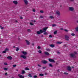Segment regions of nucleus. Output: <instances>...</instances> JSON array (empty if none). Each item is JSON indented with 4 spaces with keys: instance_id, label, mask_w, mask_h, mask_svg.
<instances>
[{
    "instance_id": "obj_20",
    "label": "nucleus",
    "mask_w": 78,
    "mask_h": 78,
    "mask_svg": "<svg viewBox=\"0 0 78 78\" xmlns=\"http://www.w3.org/2000/svg\"><path fill=\"white\" fill-rule=\"evenodd\" d=\"M76 31H78V27H77L75 28Z\"/></svg>"
},
{
    "instance_id": "obj_38",
    "label": "nucleus",
    "mask_w": 78,
    "mask_h": 78,
    "mask_svg": "<svg viewBox=\"0 0 78 78\" xmlns=\"http://www.w3.org/2000/svg\"><path fill=\"white\" fill-rule=\"evenodd\" d=\"M19 48H17L16 50V51H19Z\"/></svg>"
},
{
    "instance_id": "obj_56",
    "label": "nucleus",
    "mask_w": 78,
    "mask_h": 78,
    "mask_svg": "<svg viewBox=\"0 0 78 78\" xmlns=\"http://www.w3.org/2000/svg\"><path fill=\"white\" fill-rule=\"evenodd\" d=\"M40 17H41V18H42L43 17L42 16H40Z\"/></svg>"
},
{
    "instance_id": "obj_48",
    "label": "nucleus",
    "mask_w": 78,
    "mask_h": 78,
    "mask_svg": "<svg viewBox=\"0 0 78 78\" xmlns=\"http://www.w3.org/2000/svg\"><path fill=\"white\" fill-rule=\"evenodd\" d=\"M0 28H1V29H2V30H3V27H2V26H0Z\"/></svg>"
},
{
    "instance_id": "obj_14",
    "label": "nucleus",
    "mask_w": 78,
    "mask_h": 78,
    "mask_svg": "<svg viewBox=\"0 0 78 78\" xmlns=\"http://www.w3.org/2000/svg\"><path fill=\"white\" fill-rule=\"evenodd\" d=\"M56 14L58 16H60V12L59 11H57L56 12Z\"/></svg>"
},
{
    "instance_id": "obj_35",
    "label": "nucleus",
    "mask_w": 78,
    "mask_h": 78,
    "mask_svg": "<svg viewBox=\"0 0 78 78\" xmlns=\"http://www.w3.org/2000/svg\"><path fill=\"white\" fill-rule=\"evenodd\" d=\"M38 52L39 53H40V54L42 53V51L41 50L39 51Z\"/></svg>"
},
{
    "instance_id": "obj_50",
    "label": "nucleus",
    "mask_w": 78,
    "mask_h": 78,
    "mask_svg": "<svg viewBox=\"0 0 78 78\" xmlns=\"http://www.w3.org/2000/svg\"><path fill=\"white\" fill-rule=\"evenodd\" d=\"M40 48H41V47H40V46H38L37 47V49H40Z\"/></svg>"
},
{
    "instance_id": "obj_1",
    "label": "nucleus",
    "mask_w": 78,
    "mask_h": 78,
    "mask_svg": "<svg viewBox=\"0 0 78 78\" xmlns=\"http://www.w3.org/2000/svg\"><path fill=\"white\" fill-rule=\"evenodd\" d=\"M69 9L70 11H73L74 10V8L72 7H69Z\"/></svg>"
},
{
    "instance_id": "obj_2",
    "label": "nucleus",
    "mask_w": 78,
    "mask_h": 78,
    "mask_svg": "<svg viewBox=\"0 0 78 78\" xmlns=\"http://www.w3.org/2000/svg\"><path fill=\"white\" fill-rule=\"evenodd\" d=\"M65 38L66 41H69V39H70V37L68 36H65Z\"/></svg>"
},
{
    "instance_id": "obj_37",
    "label": "nucleus",
    "mask_w": 78,
    "mask_h": 78,
    "mask_svg": "<svg viewBox=\"0 0 78 78\" xmlns=\"http://www.w3.org/2000/svg\"><path fill=\"white\" fill-rule=\"evenodd\" d=\"M4 65L6 66V65H8V63H6V62H5L4 63Z\"/></svg>"
},
{
    "instance_id": "obj_51",
    "label": "nucleus",
    "mask_w": 78,
    "mask_h": 78,
    "mask_svg": "<svg viewBox=\"0 0 78 78\" xmlns=\"http://www.w3.org/2000/svg\"><path fill=\"white\" fill-rule=\"evenodd\" d=\"M38 66H39V67H41V66L39 65H38Z\"/></svg>"
},
{
    "instance_id": "obj_47",
    "label": "nucleus",
    "mask_w": 78,
    "mask_h": 78,
    "mask_svg": "<svg viewBox=\"0 0 78 78\" xmlns=\"http://www.w3.org/2000/svg\"><path fill=\"white\" fill-rule=\"evenodd\" d=\"M20 18L21 19H23V17H22V16H20Z\"/></svg>"
},
{
    "instance_id": "obj_21",
    "label": "nucleus",
    "mask_w": 78,
    "mask_h": 78,
    "mask_svg": "<svg viewBox=\"0 0 78 78\" xmlns=\"http://www.w3.org/2000/svg\"><path fill=\"white\" fill-rule=\"evenodd\" d=\"M57 25L56 24H54L52 25V27H56V26H57Z\"/></svg>"
},
{
    "instance_id": "obj_24",
    "label": "nucleus",
    "mask_w": 78,
    "mask_h": 78,
    "mask_svg": "<svg viewBox=\"0 0 78 78\" xmlns=\"http://www.w3.org/2000/svg\"><path fill=\"white\" fill-rule=\"evenodd\" d=\"M5 51L6 52V51H9V49L6 48L5 49Z\"/></svg>"
},
{
    "instance_id": "obj_42",
    "label": "nucleus",
    "mask_w": 78,
    "mask_h": 78,
    "mask_svg": "<svg viewBox=\"0 0 78 78\" xmlns=\"http://www.w3.org/2000/svg\"><path fill=\"white\" fill-rule=\"evenodd\" d=\"M30 25H34L33 23H30Z\"/></svg>"
},
{
    "instance_id": "obj_30",
    "label": "nucleus",
    "mask_w": 78,
    "mask_h": 78,
    "mask_svg": "<svg viewBox=\"0 0 78 78\" xmlns=\"http://www.w3.org/2000/svg\"><path fill=\"white\" fill-rule=\"evenodd\" d=\"M28 76L29 77H32V76L31 75V74H29L28 75Z\"/></svg>"
},
{
    "instance_id": "obj_6",
    "label": "nucleus",
    "mask_w": 78,
    "mask_h": 78,
    "mask_svg": "<svg viewBox=\"0 0 78 78\" xmlns=\"http://www.w3.org/2000/svg\"><path fill=\"white\" fill-rule=\"evenodd\" d=\"M70 57H71V58H74L75 56V55L74 54H71L70 55Z\"/></svg>"
},
{
    "instance_id": "obj_33",
    "label": "nucleus",
    "mask_w": 78,
    "mask_h": 78,
    "mask_svg": "<svg viewBox=\"0 0 78 78\" xmlns=\"http://www.w3.org/2000/svg\"><path fill=\"white\" fill-rule=\"evenodd\" d=\"M64 31H66V32H68V31H69V30L66 29H64Z\"/></svg>"
},
{
    "instance_id": "obj_3",
    "label": "nucleus",
    "mask_w": 78,
    "mask_h": 78,
    "mask_svg": "<svg viewBox=\"0 0 78 78\" xmlns=\"http://www.w3.org/2000/svg\"><path fill=\"white\" fill-rule=\"evenodd\" d=\"M48 61L50 62H55V61L53 59H51V58H49L48 59Z\"/></svg>"
},
{
    "instance_id": "obj_31",
    "label": "nucleus",
    "mask_w": 78,
    "mask_h": 78,
    "mask_svg": "<svg viewBox=\"0 0 78 78\" xmlns=\"http://www.w3.org/2000/svg\"><path fill=\"white\" fill-rule=\"evenodd\" d=\"M27 31L28 32H31V30L30 29H28L27 30Z\"/></svg>"
},
{
    "instance_id": "obj_29",
    "label": "nucleus",
    "mask_w": 78,
    "mask_h": 78,
    "mask_svg": "<svg viewBox=\"0 0 78 78\" xmlns=\"http://www.w3.org/2000/svg\"><path fill=\"white\" fill-rule=\"evenodd\" d=\"M40 33H43V30H40Z\"/></svg>"
},
{
    "instance_id": "obj_26",
    "label": "nucleus",
    "mask_w": 78,
    "mask_h": 78,
    "mask_svg": "<svg viewBox=\"0 0 78 78\" xmlns=\"http://www.w3.org/2000/svg\"><path fill=\"white\" fill-rule=\"evenodd\" d=\"M50 47H55V45H53V44H51L50 45Z\"/></svg>"
},
{
    "instance_id": "obj_59",
    "label": "nucleus",
    "mask_w": 78,
    "mask_h": 78,
    "mask_svg": "<svg viewBox=\"0 0 78 78\" xmlns=\"http://www.w3.org/2000/svg\"><path fill=\"white\" fill-rule=\"evenodd\" d=\"M15 22H16V23H17V21L16 20V21H15Z\"/></svg>"
},
{
    "instance_id": "obj_45",
    "label": "nucleus",
    "mask_w": 78,
    "mask_h": 78,
    "mask_svg": "<svg viewBox=\"0 0 78 78\" xmlns=\"http://www.w3.org/2000/svg\"><path fill=\"white\" fill-rule=\"evenodd\" d=\"M8 70V68H4V70Z\"/></svg>"
},
{
    "instance_id": "obj_61",
    "label": "nucleus",
    "mask_w": 78,
    "mask_h": 78,
    "mask_svg": "<svg viewBox=\"0 0 78 78\" xmlns=\"http://www.w3.org/2000/svg\"><path fill=\"white\" fill-rule=\"evenodd\" d=\"M45 75H47V73H45Z\"/></svg>"
},
{
    "instance_id": "obj_4",
    "label": "nucleus",
    "mask_w": 78,
    "mask_h": 78,
    "mask_svg": "<svg viewBox=\"0 0 78 78\" xmlns=\"http://www.w3.org/2000/svg\"><path fill=\"white\" fill-rule=\"evenodd\" d=\"M41 62L43 63V64H47L48 63V62L46 60H42L41 61Z\"/></svg>"
},
{
    "instance_id": "obj_7",
    "label": "nucleus",
    "mask_w": 78,
    "mask_h": 78,
    "mask_svg": "<svg viewBox=\"0 0 78 78\" xmlns=\"http://www.w3.org/2000/svg\"><path fill=\"white\" fill-rule=\"evenodd\" d=\"M18 76L20 78H25V77H24V76L20 74H18Z\"/></svg>"
},
{
    "instance_id": "obj_44",
    "label": "nucleus",
    "mask_w": 78,
    "mask_h": 78,
    "mask_svg": "<svg viewBox=\"0 0 78 78\" xmlns=\"http://www.w3.org/2000/svg\"><path fill=\"white\" fill-rule=\"evenodd\" d=\"M6 53V51H2V53Z\"/></svg>"
},
{
    "instance_id": "obj_41",
    "label": "nucleus",
    "mask_w": 78,
    "mask_h": 78,
    "mask_svg": "<svg viewBox=\"0 0 78 78\" xmlns=\"http://www.w3.org/2000/svg\"><path fill=\"white\" fill-rule=\"evenodd\" d=\"M44 35H47V34H48L47 33V32H44Z\"/></svg>"
},
{
    "instance_id": "obj_34",
    "label": "nucleus",
    "mask_w": 78,
    "mask_h": 78,
    "mask_svg": "<svg viewBox=\"0 0 78 78\" xmlns=\"http://www.w3.org/2000/svg\"><path fill=\"white\" fill-rule=\"evenodd\" d=\"M50 18L51 19H53V18H54V17H53V16H50Z\"/></svg>"
},
{
    "instance_id": "obj_25",
    "label": "nucleus",
    "mask_w": 78,
    "mask_h": 78,
    "mask_svg": "<svg viewBox=\"0 0 78 78\" xmlns=\"http://www.w3.org/2000/svg\"><path fill=\"white\" fill-rule=\"evenodd\" d=\"M49 67H53V65H52V64L50 63L49 64Z\"/></svg>"
},
{
    "instance_id": "obj_16",
    "label": "nucleus",
    "mask_w": 78,
    "mask_h": 78,
    "mask_svg": "<svg viewBox=\"0 0 78 78\" xmlns=\"http://www.w3.org/2000/svg\"><path fill=\"white\" fill-rule=\"evenodd\" d=\"M26 42L27 45H30V42H29V41L27 40H26Z\"/></svg>"
},
{
    "instance_id": "obj_12",
    "label": "nucleus",
    "mask_w": 78,
    "mask_h": 78,
    "mask_svg": "<svg viewBox=\"0 0 78 78\" xmlns=\"http://www.w3.org/2000/svg\"><path fill=\"white\" fill-rule=\"evenodd\" d=\"M7 59H9V60H11V59H12V57H11V56H9L8 57H7Z\"/></svg>"
},
{
    "instance_id": "obj_28",
    "label": "nucleus",
    "mask_w": 78,
    "mask_h": 78,
    "mask_svg": "<svg viewBox=\"0 0 78 78\" xmlns=\"http://www.w3.org/2000/svg\"><path fill=\"white\" fill-rule=\"evenodd\" d=\"M39 76H44V74H40L39 75Z\"/></svg>"
},
{
    "instance_id": "obj_60",
    "label": "nucleus",
    "mask_w": 78,
    "mask_h": 78,
    "mask_svg": "<svg viewBox=\"0 0 78 78\" xmlns=\"http://www.w3.org/2000/svg\"><path fill=\"white\" fill-rule=\"evenodd\" d=\"M16 47V46H13V48H15Z\"/></svg>"
},
{
    "instance_id": "obj_13",
    "label": "nucleus",
    "mask_w": 78,
    "mask_h": 78,
    "mask_svg": "<svg viewBox=\"0 0 78 78\" xmlns=\"http://www.w3.org/2000/svg\"><path fill=\"white\" fill-rule=\"evenodd\" d=\"M13 3L15 5H17V4L18 3V2H17L16 1H13Z\"/></svg>"
},
{
    "instance_id": "obj_63",
    "label": "nucleus",
    "mask_w": 78,
    "mask_h": 78,
    "mask_svg": "<svg viewBox=\"0 0 78 78\" xmlns=\"http://www.w3.org/2000/svg\"><path fill=\"white\" fill-rule=\"evenodd\" d=\"M76 22H77V23H78V20Z\"/></svg>"
},
{
    "instance_id": "obj_52",
    "label": "nucleus",
    "mask_w": 78,
    "mask_h": 78,
    "mask_svg": "<svg viewBox=\"0 0 78 78\" xmlns=\"http://www.w3.org/2000/svg\"><path fill=\"white\" fill-rule=\"evenodd\" d=\"M63 47H66V44H64V45H63Z\"/></svg>"
},
{
    "instance_id": "obj_40",
    "label": "nucleus",
    "mask_w": 78,
    "mask_h": 78,
    "mask_svg": "<svg viewBox=\"0 0 78 78\" xmlns=\"http://www.w3.org/2000/svg\"><path fill=\"white\" fill-rule=\"evenodd\" d=\"M40 12L41 13H44V11L43 10H41L40 11Z\"/></svg>"
},
{
    "instance_id": "obj_49",
    "label": "nucleus",
    "mask_w": 78,
    "mask_h": 78,
    "mask_svg": "<svg viewBox=\"0 0 78 78\" xmlns=\"http://www.w3.org/2000/svg\"><path fill=\"white\" fill-rule=\"evenodd\" d=\"M33 12H36V10L35 9H33Z\"/></svg>"
},
{
    "instance_id": "obj_54",
    "label": "nucleus",
    "mask_w": 78,
    "mask_h": 78,
    "mask_svg": "<svg viewBox=\"0 0 78 78\" xmlns=\"http://www.w3.org/2000/svg\"><path fill=\"white\" fill-rule=\"evenodd\" d=\"M74 54H75L76 55V52H74Z\"/></svg>"
},
{
    "instance_id": "obj_17",
    "label": "nucleus",
    "mask_w": 78,
    "mask_h": 78,
    "mask_svg": "<svg viewBox=\"0 0 78 78\" xmlns=\"http://www.w3.org/2000/svg\"><path fill=\"white\" fill-rule=\"evenodd\" d=\"M61 43H62V42H61L58 41L57 42V44H61Z\"/></svg>"
},
{
    "instance_id": "obj_5",
    "label": "nucleus",
    "mask_w": 78,
    "mask_h": 78,
    "mask_svg": "<svg viewBox=\"0 0 78 78\" xmlns=\"http://www.w3.org/2000/svg\"><path fill=\"white\" fill-rule=\"evenodd\" d=\"M67 70H68V71L70 72V71L72 70V69H71V67L70 66H68L67 68Z\"/></svg>"
},
{
    "instance_id": "obj_8",
    "label": "nucleus",
    "mask_w": 78,
    "mask_h": 78,
    "mask_svg": "<svg viewBox=\"0 0 78 78\" xmlns=\"http://www.w3.org/2000/svg\"><path fill=\"white\" fill-rule=\"evenodd\" d=\"M48 28V27H44L43 29V31L44 32H46V30H47V29Z\"/></svg>"
},
{
    "instance_id": "obj_43",
    "label": "nucleus",
    "mask_w": 78,
    "mask_h": 78,
    "mask_svg": "<svg viewBox=\"0 0 78 78\" xmlns=\"http://www.w3.org/2000/svg\"><path fill=\"white\" fill-rule=\"evenodd\" d=\"M64 74H65V75H68L69 73H64Z\"/></svg>"
},
{
    "instance_id": "obj_62",
    "label": "nucleus",
    "mask_w": 78,
    "mask_h": 78,
    "mask_svg": "<svg viewBox=\"0 0 78 78\" xmlns=\"http://www.w3.org/2000/svg\"><path fill=\"white\" fill-rule=\"evenodd\" d=\"M70 1H73L74 0H70Z\"/></svg>"
},
{
    "instance_id": "obj_39",
    "label": "nucleus",
    "mask_w": 78,
    "mask_h": 78,
    "mask_svg": "<svg viewBox=\"0 0 78 78\" xmlns=\"http://www.w3.org/2000/svg\"><path fill=\"white\" fill-rule=\"evenodd\" d=\"M16 66H17V65H13V67H16Z\"/></svg>"
},
{
    "instance_id": "obj_36",
    "label": "nucleus",
    "mask_w": 78,
    "mask_h": 78,
    "mask_svg": "<svg viewBox=\"0 0 78 78\" xmlns=\"http://www.w3.org/2000/svg\"><path fill=\"white\" fill-rule=\"evenodd\" d=\"M34 78H37V76H36V75H35L34 76Z\"/></svg>"
},
{
    "instance_id": "obj_18",
    "label": "nucleus",
    "mask_w": 78,
    "mask_h": 78,
    "mask_svg": "<svg viewBox=\"0 0 78 78\" xmlns=\"http://www.w3.org/2000/svg\"><path fill=\"white\" fill-rule=\"evenodd\" d=\"M25 73V72L24 70L22 71V74H24Z\"/></svg>"
},
{
    "instance_id": "obj_58",
    "label": "nucleus",
    "mask_w": 78,
    "mask_h": 78,
    "mask_svg": "<svg viewBox=\"0 0 78 78\" xmlns=\"http://www.w3.org/2000/svg\"><path fill=\"white\" fill-rule=\"evenodd\" d=\"M43 69H45V67H43Z\"/></svg>"
},
{
    "instance_id": "obj_19",
    "label": "nucleus",
    "mask_w": 78,
    "mask_h": 78,
    "mask_svg": "<svg viewBox=\"0 0 78 78\" xmlns=\"http://www.w3.org/2000/svg\"><path fill=\"white\" fill-rule=\"evenodd\" d=\"M46 51H50V49L49 48H46Z\"/></svg>"
},
{
    "instance_id": "obj_22",
    "label": "nucleus",
    "mask_w": 78,
    "mask_h": 78,
    "mask_svg": "<svg viewBox=\"0 0 78 78\" xmlns=\"http://www.w3.org/2000/svg\"><path fill=\"white\" fill-rule=\"evenodd\" d=\"M37 33L38 34H41V33L40 32V31H37Z\"/></svg>"
},
{
    "instance_id": "obj_23",
    "label": "nucleus",
    "mask_w": 78,
    "mask_h": 78,
    "mask_svg": "<svg viewBox=\"0 0 78 78\" xmlns=\"http://www.w3.org/2000/svg\"><path fill=\"white\" fill-rule=\"evenodd\" d=\"M57 30L55 31L54 32V34H57Z\"/></svg>"
},
{
    "instance_id": "obj_57",
    "label": "nucleus",
    "mask_w": 78,
    "mask_h": 78,
    "mask_svg": "<svg viewBox=\"0 0 78 78\" xmlns=\"http://www.w3.org/2000/svg\"><path fill=\"white\" fill-rule=\"evenodd\" d=\"M36 22V20H34V23H35V22Z\"/></svg>"
},
{
    "instance_id": "obj_64",
    "label": "nucleus",
    "mask_w": 78,
    "mask_h": 78,
    "mask_svg": "<svg viewBox=\"0 0 78 78\" xmlns=\"http://www.w3.org/2000/svg\"><path fill=\"white\" fill-rule=\"evenodd\" d=\"M33 45H34V44H32Z\"/></svg>"
},
{
    "instance_id": "obj_15",
    "label": "nucleus",
    "mask_w": 78,
    "mask_h": 78,
    "mask_svg": "<svg viewBox=\"0 0 78 78\" xmlns=\"http://www.w3.org/2000/svg\"><path fill=\"white\" fill-rule=\"evenodd\" d=\"M24 2L26 5H27L28 1L27 0H24Z\"/></svg>"
},
{
    "instance_id": "obj_53",
    "label": "nucleus",
    "mask_w": 78,
    "mask_h": 78,
    "mask_svg": "<svg viewBox=\"0 0 78 78\" xmlns=\"http://www.w3.org/2000/svg\"><path fill=\"white\" fill-rule=\"evenodd\" d=\"M5 75H7L8 73H5Z\"/></svg>"
},
{
    "instance_id": "obj_11",
    "label": "nucleus",
    "mask_w": 78,
    "mask_h": 78,
    "mask_svg": "<svg viewBox=\"0 0 78 78\" xmlns=\"http://www.w3.org/2000/svg\"><path fill=\"white\" fill-rule=\"evenodd\" d=\"M22 53H23V55H27V53L25 51H21Z\"/></svg>"
},
{
    "instance_id": "obj_9",
    "label": "nucleus",
    "mask_w": 78,
    "mask_h": 78,
    "mask_svg": "<svg viewBox=\"0 0 78 78\" xmlns=\"http://www.w3.org/2000/svg\"><path fill=\"white\" fill-rule=\"evenodd\" d=\"M44 54L45 55H47V56H49V55H50V53L47 52H45Z\"/></svg>"
},
{
    "instance_id": "obj_55",
    "label": "nucleus",
    "mask_w": 78,
    "mask_h": 78,
    "mask_svg": "<svg viewBox=\"0 0 78 78\" xmlns=\"http://www.w3.org/2000/svg\"><path fill=\"white\" fill-rule=\"evenodd\" d=\"M61 30H63V28H62L60 29Z\"/></svg>"
},
{
    "instance_id": "obj_10",
    "label": "nucleus",
    "mask_w": 78,
    "mask_h": 78,
    "mask_svg": "<svg viewBox=\"0 0 78 78\" xmlns=\"http://www.w3.org/2000/svg\"><path fill=\"white\" fill-rule=\"evenodd\" d=\"M21 58H23V59H26L27 58V57L26 56L23 55H21L20 56Z\"/></svg>"
},
{
    "instance_id": "obj_27",
    "label": "nucleus",
    "mask_w": 78,
    "mask_h": 78,
    "mask_svg": "<svg viewBox=\"0 0 78 78\" xmlns=\"http://www.w3.org/2000/svg\"><path fill=\"white\" fill-rule=\"evenodd\" d=\"M71 36H75V34L74 33H72L71 34Z\"/></svg>"
},
{
    "instance_id": "obj_32",
    "label": "nucleus",
    "mask_w": 78,
    "mask_h": 78,
    "mask_svg": "<svg viewBox=\"0 0 78 78\" xmlns=\"http://www.w3.org/2000/svg\"><path fill=\"white\" fill-rule=\"evenodd\" d=\"M25 69L27 70H30V69H29V68H28V67L26 68Z\"/></svg>"
},
{
    "instance_id": "obj_46",
    "label": "nucleus",
    "mask_w": 78,
    "mask_h": 78,
    "mask_svg": "<svg viewBox=\"0 0 78 78\" xmlns=\"http://www.w3.org/2000/svg\"><path fill=\"white\" fill-rule=\"evenodd\" d=\"M49 37H52V36H51V35H49Z\"/></svg>"
}]
</instances>
